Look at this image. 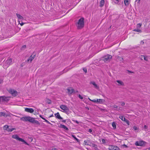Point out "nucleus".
Wrapping results in <instances>:
<instances>
[{"instance_id":"14","label":"nucleus","mask_w":150,"mask_h":150,"mask_svg":"<svg viewBox=\"0 0 150 150\" xmlns=\"http://www.w3.org/2000/svg\"><path fill=\"white\" fill-rule=\"evenodd\" d=\"M54 115H55L56 117L58 119H63V118L60 116L59 115V114L58 112H57L56 113H55L54 114Z\"/></svg>"},{"instance_id":"52","label":"nucleus","mask_w":150,"mask_h":150,"mask_svg":"<svg viewBox=\"0 0 150 150\" xmlns=\"http://www.w3.org/2000/svg\"><path fill=\"white\" fill-rule=\"evenodd\" d=\"M63 73H64V72H63V71H62L61 72H60V74H59V76L61 75V74H63Z\"/></svg>"},{"instance_id":"60","label":"nucleus","mask_w":150,"mask_h":150,"mask_svg":"<svg viewBox=\"0 0 150 150\" xmlns=\"http://www.w3.org/2000/svg\"><path fill=\"white\" fill-rule=\"evenodd\" d=\"M117 1V2H118L119 1V0H116Z\"/></svg>"},{"instance_id":"47","label":"nucleus","mask_w":150,"mask_h":150,"mask_svg":"<svg viewBox=\"0 0 150 150\" xmlns=\"http://www.w3.org/2000/svg\"><path fill=\"white\" fill-rule=\"evenodd\" d=\"M3 82V80L2 79H0V83H1Z\"/></svg>"},{"instance_id":"49","label":"nucleus","mask_w":150,"mask_h":150,"mask_svg":"<svg viewBox=\"0 0 150 150\" xmlns=\"http://www.w3.org/2000/svg\"><path fill=\"white\" fill-rule=\"evenodd\" d=\"M88 132H90V133H91L92 132V130L91 129H89V130H88Z\"/></svg>"},{"instance_id":"13","label":"nucleus","mask_w":150,"mask_h":150,"mask_svg":"<svg viewBox=\"0 0 150 150\" xmlns=\"http://www.w3.org/2000/svg\"><path fill=\"white\" fill-rule=\"evenodd\" d=\"M8 64L5 61H4L3 67L4 69H6L10 65Z\"/></svg>"},{"instance_id":"58","label":"nucleus","mask_w":150,"mask_h":150,"mask_svg":"<svg viewBox=\"0 0 150 150\" xmlns=\"http://www.w3.org/2000/svg\"><path fill=\"white\" fill-rule=\"evenodd\" d=\"M88 99L90 101H92V100L91 99L89 98H88Z\"/></svg>"},{"instance_id":"3","label":"nucleus","mask_w":150,"mask_h":150,"mask_svg":"<svg viewBox=\"0 0 150 150\" xmlns=\"http://www.w3.org/2000/svg\"><path fill=\"white\" fill-rule=\"evenodd\" d=\"M12 138L15 139L17 140H18L20 142H21L24 143L25 144H27L26 142L22 138H20L19 136L17 135H14L12 136Z\"/></svg>"},{"instance_id":"56","label":"nucleus","mask_w":150,"mask_h":150,"mask_svg":"<svg viewBox=\"0 0 150 150\" xmlns=\"http://www.w3.org/2000/svg\"><path fill=\"white\" fill-rule=\"evenodd\" d=\"M53 116V115L52 114V115H50V117H52Z\"/></svg>"},{"instance_id":"7","label":"nucleus","mask_w":150,"mask_h":150,"mask_svg":"<svg viewBox=\"0 0 150 150\" xmlns=\"http://www.w3.org/2000/svg\"><path fill=\"white\" fill-rule=\"evenodd\" d=\"M146 142L143 141H137L135 143V145L137 146H142L145 145Z\"/></svg>"},{"instance_id":"5","label":"nucleus","mask_w":150,"mask_h":150,"mask_svg":"<svg viewBox=\"0 0 150 150\" xmlns=\"http://www.w3.org/2000/svg\"><path fill=\"white\" fill-rule=\"evenodd\" d=\"M60 108L63 110L62 112L67 113L69 111V109L68 107L63 105H62L60 106Z\"/></svg>"},{"instance_id":"22","label":"nucleus","mask_w":150,"mask_h":150,"mask_svg":"<svg viewBox=\"0 0 150 150\" xmlns=\"http://www.w3.org/2000/svg\"><path fill=\"white\" fill-rule=\"evenodd\" d=\"M91 84H92L93 85H94V87L96 88H98V86L95 83L94 81H92L90 82Z\"/></svg>"},{"instance_id":"53","label":"nucleus","mask_w":150,"mask_h":150,"mask_svg":"<svg viewBox=\"0 0 150 150\" xmlns=\"http://www.w3.org/2000/svg\"><path fill=\"white\" fill-rule=\"evenodd\" d=\"M57 150V149L55 148H53L51 149V150Z\"/></svg>"},{"instance_id":"12","label":"nucleus","mask_w":150,"mask_h":150,"mask_svg":"<svg viewBox=\"0 0 150 150\" xmlns=\"http://www.w3.org/2000/svg\"><path fill=\"white\" fill-rule=\"evenodd\" d=\"M35 57V55H34L33 56L32 55H31L27 60V62H31L34 59Z\"/></svg>"},{"instance_id":"1","label":"nucleus","mask_w":150,"mask_h":150,"mask_svg":"<svg viewBox=\"0 0 150 150\" xmlns=\"http://www.w3.org/2000/svg\"><path fill=\"white\" fill-rule=\"evenodd\" d=\"M20 120L22 121L34 123L38 125H40V122L37 120H35L34 118L30 117L28 116L23 117L20 118Z\"/></svg>"},{"instance_id":"40","label":"nucleus","mask_w":150,"mask_h":150,"mask_svg":"<svg viewBox=\"0 0 150 150\" xmlns=\"http://www.w3.org/2000/svg\"><path fill=\"white\" fill-rule=\"evenodd\" d=\"M7 131H8V132H11V129H10L8 128V129H7Z\"/></svg>"},{"instance_id":"27","label":"nucleus","mask_w":150,"mask_h":150,"mask_svg":"<svg viewBox=\"0 0 150 150\" xmlns=\"http://www.w3.org/2000/svg\"><path fill=\"white\" fill-rule=\"evenodd\" d=\"M112 126L114 129H115L116 127V125L115 122H113L112 123Z\"/></svg>"},{"instance_id":"46","label":"nucleus","mask_w":150,"mask_h":150,"mask_svg":"<svg viewBox=\"0 0 150 150\" xmlns=\"http://www.w3.org/2000/svg\"><path fill=\"white\" fill-rule=\"evenodd\" d=\"M113 107L115 108H118V106H117V105H114L113 106Z\"/></svg>"},{"instance_id":"4","label":"nucleus","mask_w":150,"mask_h":150,"mask_svg":"<svg viewBox=\"0 0 150 150\" xmlns=\"http://www.w3.org/2000/svg\"><path fill=\"white\" fill-rule=\"evenodd\" d=\"M112 58V56L111 55L108 54L103 57V60L105 62H109Z\"/></svg>"},{"instance_id":"31","label":"nucleus","mask_w":150,"mask_h":150,"mask_svg":"<svg viewBox=\"0 0 150 150\" xmlns=\"http://www.w3.org/2000/svg\"><path fill=\"white\" fill-rule=\"evenodd\" d=\"M72 137L74 138L76 140L77 142L79 141V139L76 137L75 135H72Z\"/></svg>"},{"instance_id":"50","label":"nucleus","mask_w":150,"mask_h":150,"mask_svg":"<svg viewBox=\"0 0 150 150\" xmlns=\"http://www.w3.org/2000/svg\"><path fill=\"white\" fill-rule=\"evenodd\" d=\"M125 105V103L124 102H122V103L121 105L122 106H124V105Z\"/></svg>"},{"instance_id":"34","label":"nucleus","mask_w":150,"mask_h":150,"mask_svg":"<svg viewBox=\"0 0 150 150\" xmlns=\"http://www.w3.org/2000/svg\"><path fill=\"white\" fill-rule=\"evenodd\" d=\"M133 128L135 130H137L139 129V128L136 126H134L133 127Z\"/></svg>"},{"instance_id":"59","label":"nucleus","mask_w":150,"mask_h":150,"mask_svg":"<svg viewBox=\"0 0 150 150\" xmlns=\"http://www.w3.org/2000/svg\"><path fill=\"white\" fill-rule=\"evenodd\" d=\"M91 143H89V144L90 145H91Z\"/></svg>"},{"instance_id":"51","label":"nucleus","mask_w":150,"mask_h":150,"mask_svg":"<svg viewBox=\"0 0 150 150\" xmlns=\"http://www.w3.org/2000/svg\"><path fill=\"white\" fill-rule=\"evenodd\" d=\"M16 130V129L15 128H13L11 129V131H12L13 130Z\"/></svg>"},{"instance_id":"26","label":"nucleus","mask_w":150,"mask_h":150,"mask_svg":"<svg viewBox=\"0 0 150 150\" xmlns=\"http://www.w3.org/2000/svg\"><path fill=\"white\" fill-rule=\"evenodd\" d=\"M133 31L137 32L139 33H141L142 32V31L140 30L138 28L134 29L133 30Z\"/></svg>"},{"instance_id":"45","label":"nucleus","mask_w":150,"mask_h":150,"mask_svg":"<svg viewBox=\"0 0 150 150\" xmlns=\"http://www.w3.org/2000/svg\"><path fill=\"white\" fill-rule=\"evenodd\" d=\"M73 121L74 122H76L77 124H79V122L77 120H73Z\"/></svg>"},{"instance_id":"17","label":"nucleus","mask_w":150,"mask_h":150,"mask_svg":"<svg viewBox=\"0 0 150 150\" xmlns=\"http://www.w3.org/2000/svg\"><path fill=\"white\" fill-rule=\"evenodd\" d=\"M67 91L69 94H71L74 91V89L72 88H68L67 89Z\"/></svg>"},{"instance_id":"19","label":"nucleus","mask_w":150,"mask_h":150,"mask_svg":"<svg viewBox=\"0 0 150 150\" xmlns=\"http://www.w3.org/2000/svg\"><path fill=\"white\" fill-rule=\"evenodd\" d=\"M91 145H90V146H91L93 147H94V149L95 150H97L98 149V148H97V145H96L94 144H93V143H91Z\"/></svg>"},{"instance_id":"25","label":"nucleus","mask_w":150,"mask_h":150,"mask_svg":"<svg viewBox=\"0 0 150 150\" xmlns=\"http://www.w3.org/2000/svg\"><path fill=\"white\" fill-rule=\"evenodd\" d=\"M8 127H9L8 125H5L4 126V129L5 130H7Z\"/></svg>"},{"instance_id":"54","label":"nucleus","mask_w":150,"mask_h":150,"mask_svg":"<svg viewBox=\"0 0 150 150\" xmlns=\"http://www.w3.org/2000/svg\"><path fill=\"white\" fill-rule=\"evenodd\" d=\"M66 120H63L62 121V122H63L65 123V122H66Z\"/></svg>"},{"instance_id":"11","label":"nucleus","mask_w":150,"mask_h":150,"mask_svg":"<svg viewBox=\"0 0 150 150\" xmlns=\"http://www.w3.org/2000/svg\"><path fill=\"white\" fill-rule=\"evenodd\" d=\"M25 111L27 112L32 113L34 112V110L32 108H26Z\"/></svg>"},{"instance_id":"36","label":"nucleus","mask_w":150,"mask_h":150,"mask_svg":"<svg viewBox=\"0 0 150 150\" xmlns=\"http://www.w3.org/2000/svg\"><path fill=\"white\" fill-rule=\"evenodd\" d=\"M142 57H143L144 59V60H145L147 61L148 59H147V58L146 57H145L144 56H142Z\"/></svg>"},{"instance_id":"42","label":"nucleus","mask_w":150,"mask_h":150,"mask_svg":"<svg viewBox=\"0 0 150 150\" xmlns=\"http://www.w3.org/2000/svg\"><path fill=\"white\" fill-rule=\"evenodd\" d=\"M40 117L42 118V119L43 120H45V118H44V117H43L42 115H40Z\"/></svg>"},{"instance_id":"39","label":"nucleus","mask_w":150,"mask_h":150,"mask_svg":"<svg viewBox=\"0 0 150 150\" xmlns=\"http://www.w3.org/2000/svg\"><path fill=\"white\" fill-rule=\"evenodd\" d=\"M148 128V127L146 125H144V129L145 130L147 129Z\"/></svg>"},{"instance_id":"2","label":"nucleus","mask_w":150,"mask_h":150,"mask_svg":"<svg viewBox=\"0 0 150 150\" xmlns=\"http://www.w3.org/2000/svg\"><path fill=\"white\" fill-rule=\"evenodd\" d=\"M84 26V18H80L79 20L78 23L77 28L80 29Z\"/></svg>"},{"instance_id":"24","label":"nucleus","mask_w":150,"mask_h":150,"mask_svg":"<svg viewBox=\"0 0 150 150\" xmlns=\"http://www.w3.org/2000/svg\"><path fill=\"white\" fill-rule=\"evenodd\" d=\"M123 121L125 122L127 125H129V121L128 120H127V119H125V120H123Z\"/></svg>"},{"instance_id":"37","label":"nucleus","mask_w":150,"mask_h":150,"mask_svg":"<svg viewBox=\"0 0 150 150\" xmlns=\"http://www.w3.org/2000/svg\"><path fill=\"white\" fill-rule=\"evenodd\" d=\"M102 141L103 144H105L106 143L105 140L104 139H102Z\"/></svg>"},{"instance_id":"20","label":"nucleus","mask_w":150,"mask_h":150,"mask_svg":"<svg viewBox=\"0 0 150 150\" xmlns=\"http://www.w3.org/2000/svg\"><path fill=\"white\" fill-rule=\"evenodd\" d=\"M5 61L8 64L10 65L12 62V59L11 58H9Z\"/></svg>"},{"instance_id":"38","label":"nucleus","mask_w":150,"mask_h":150,"mask_svg":"<svg viewBox=\"0 0 150 150\" xmlns=\"http://www.w3.org/2000/svg\"><path fill=\"white\" fill-rule=\"evenodd\" d=\"M78 96L81 99H82L83 98V97L80 94Z\"/></svg>"},{"instance_id":"30","label":"nucleus","mask_w":150,"mask_h":150,"mask_svg":"<svg viewBox=\"0 0 150 150\" xmlns=\"http://www.w3.org/2000/svg\"><path fill=\"white\" fill-rule=\"evenodd\" d=\"M119 118H120L122 121H123L125 120V118L123 116H120L119 117Z\"/></svg>"},{"instance_id":"35","label":"nucleus","mask_w":150,"mask_h":150,"mask_svg":"<svg viewBox=\"0 0 150 150\" xmlns=\"http://www.w3.org/2000/svg\"><path fill=\"white\" fill-rule=\"evenodd\" d=\"M20 21H18V22H19V24H20L21 25V26L23 25L25 23H23L22 21H21V23H20Z\"/></svg>"},{"instance_id":"41","label":"nucleus","mask_w":150,"mask_h":150,"mask_svg":"<svg viewBox=\"0 0 150 150\" xmlns=\"http://www.w3.org/2000/svg\"><path fill=\"white\" fill-rule=\"evenodd\" d=\"M83 70L86 73L87 72V69L85 68H83Z\"/></svg>"},{"instance_id":"61","label":"nucleus","mask_w":150,"mask_h":150,"mask_svg":"<svg viewBox=\"0 0 150 150\" xmlns=\"http://www.w3.org/2000/svg\"><path fill=\"white\" fill-rule=\"evenodd\" d=\"M125 145V146H126V145Z\"/></svg>"},{"instance_id":"57","label":"nucleus","mask_w":150,"mask_h":150,"mask_svg":"<svg viewBox=\"0 0 150 150\" xmlns=\"http://www.w3.org/2000/svg\"><path fill=\"white\" fill-rule=\"evenodd\" d=\"M120 60L121 61H122L123 60V58H121Z\"/></svg>"},{"instance_id":"28","label":"nucleus","mask_w":150,"mask_h":150,"mask_svg":"<svg viewBox=\"0 0 150 150\" xmlns=\"http://www.w3.org/2000/svg\"><path fill=\"white\" fill-rule=\"evenodd\" d=\"M124 3L126 6H127L129 4V1L128 0H125Z\"/></svg>"},{"instance_id":"44","label":"nucleus","mask_w":150,"mask_h":150,"mask_svg":"<svg viewBox=\"0 0 150 150\" xmlns=\"http://www.w3.org/2000/svg\"><path fill=\"white\" fill-rule=\"evenodd\" d=\"M26 47V46L25 45H24L21 48V50H23V48H25Z\"/></svg>"},{"instance_id":"9","label":"nucleus","mask_w":150,"mask_h":150,"mask_svg":"<svg viewBox=\"0 0 150 150\" xmlns=\"http://www.w3.org/2000/svg\"><path fill=\"white\" fill-rule=\"evenodd\" d=\"M9 92L14 96H16L17 95V92L13 89H10L9 90Z\"/></svg>"},{"instance_id":"21","label":"nucleus","mask_w":150,"mask_h":150,"mask_svg":"<svg viewBox=\"0 0 150 150\" xmlns=\"http://www.w3.org/2000/svg\"><path fill=\"white\" fill-rule=\"evenodd\" d=\"M90 141L89 140H85L84 141V143L85 145H87L90 146Z\"/></svg>"},{"instance_id":"10","label":"nucleus","mask_w":150,"mask_h":150,"mask_svg":"<svg viewBox=\"0 0 150 150\" xmlns=\"http://www.w3.org/2000/svg\"><path fill=\"white\" fill-rule=\"evenodd\" d=\"M109 150H120V149L117 146L111 145L109 146Z\"/></svg>"},{"instance_id":"15","label":"nucleus","mask_w":150,"mask_h":150,"mask_svg":"<svg viewBox=\"0 0 150 150\" xmlns=\"http://www.w3.org/2000/svg\"><path fill=\"white\" fill-rule=\"evenodd\" d=\"M16 16L18 17L19 21V20H22L23 19V17L19 14L16 13Z\"/></svg>"},{"instance_id":"48","label":"nucleus","mask_w":150,"mask_h":150,"mask_svg":"<svg viewBox=\"0 0 150 150\" xmlns=\"http://www.w3.org/2000/svg\"><path fill=\"white\" fill-rule=\"evenodd\" d=\"M140 0H136V2H137V3H139Z\"/></svg>"},{"instance_id":"8","label":"nucleus","mask_w":150,"mask_h":150,"mask_svg":"<svg viewBox=\"0 0 150 150\" xmlns=\"http://www.w3.org/2000/svg\"><path fill=\"white\" fill-rule=\"evenodd\" d=\"M104 100L101 99H93L92 100V101L93 102L95 103H99L100 104L103 103L104 102Z\"/></svg>"},{"instance_id":"16","label":"nucleus","mask_w":150,"mask_h":150,"mask_svg":"<svg viewBox=\"0 0 150 150\" xmlns=\"http://www.w3.org/2000/svg\"><path fill=\"white\" fill-rule=\"evenodd\" d=\"M105 3L104 0H101L100 2V6L102 7L104 5Z\"/></svg>"},{"instance_id":"43","label":"nucleus","mask_w":150,"mask_h":150,"mask_svg":"<svg viewBox=\"0 0 150 150\" xmlns=\"http://www.w3.org/2000/svg\"><path fill=\"white\" fill-rule=\"evenodd\" d=\"M45 122H47V123L49 124H51L50 122L48 121L47 120H46V119L45 120Z\"/></svg>"},{"instance_id":"29","label":"nucleus","mask_w":150,"mask_h":150,"mask_svg":"<svg viewBox=\"0 0 150 150\" xmlns=\"http://www.w3.org/2000/svg\"><path fill=\"white\" fill-rule=\"evenodd\" d=\"M142 25V24L141 23H139L137 25V28L138 29L140 28V27H141Z\"/></svg>"},{"instance_id":"33","label":"nucleus","mask_w":150,"mask_h":150,"mask_svg":"<svg viewBox=\"0 0 150 150\" xmlns=\"http://www.w3.org/2000/svg\"><path fill=\"white\" fill-rule=\"evenodd\" d=\"M5 115V113L3 112H0V116H4Z\"/></svg>"},{"instance_id":"18","label":"nucleus","mask_w":150,"mask_h":150,"mask_svg":"<svg viewBox=\"0 0 150 150\" xmlns=\"http://www.w3.org/2000/svg\"><path fill=\"white\" fill-rule=\"evenodd\" d=\"M60 127L61 128H63L66 130H69L68 128L64 125L60 124Z\"/></svg>"},{"instance_id":"6","label":"nucleus","mask_w":150,"mask_h":150,"mask_svg":"<svg viewBox=\"0 0 150 150\" xmlns=\"http://www.w3.org/2000/svg\"><path fill=\"white\" fill-rule=\"evenodd\" d=\"M10 98V97L4 96L0 97V102H4L8 101Z\"/></svg>"},{"instance_id":"23","label":"nucleus","mask_w":150,"mask_h":150,"mask_svg":"<svg viewBox=\"0 0 150 150\" xmlns=\"http://www.w3.org/2000/svg\"><path fill=\"white\" fill-rule=\"evenodd\" d=\"M116 82L119 83L120 85H124L123 83L121 81L117 80Z\"/></svg>"},{"instance_id":"32","label":"nucleus","mask_w":150,"mask_h":150,"mask_svg":"<svg viewBox=\"0 0 150 150\" xmlns=\"http://www.w3.org/2000/svg\"><path fill=\"white\" fill-rule=\"evenodd\" d=\"M46 101L47 103L49 104H51L52 103L51 100L49 99H47Z\"/></svg>"},{"instance_id":"55","label":"nucleus","mask_w":150,"mask_h":150,"mask_svg":"<svg viewBox=\"0 0 150 150\" xmlns=\"http://www.w3.org/2000/svg\"><path fill=\"white\" fill-rule=\"evenodd\" d=\"M127 71H128V72H129V73H133V72H132L131 71H130L129 70H127Z\"/></svg>"}]
</instances>
